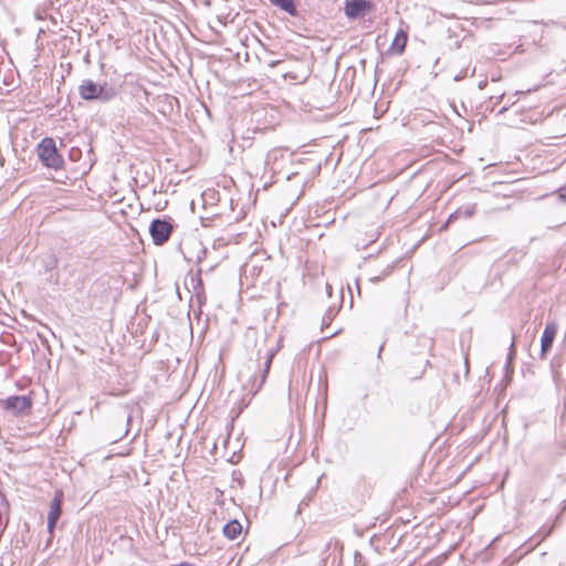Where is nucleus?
Listing matches in <instances>:
<instances>
[{
  "label": "nucleus",
  "mask_w": 566,
  "mask_h": 566,
  "mask_svg": "<svg viewBox=\"0 0 566 566\" xmlns=\"http://www.w3.org/2000/svg\"><path fill=\"white\" fill-rule=\"evenodd\" d=\"M332 286L329 284L326 285V292L331 293Z\"/></svg>",
  "instance_id": "4be33fe9"
},
{
  "label": "nucleus",
  "mask_w": 566,
  "mask_h": 566,
  "mask_svg": "<svg viewBox=\"0 0 566 566\" xmlns=\"http://www.w3.org/2000/svg\"><path fill=\"white\" fill-rule=\"evenodd\" d=\"M335 315H336V311L333 307H329L326 311L325 315L323 316V321H322L323 326H327L333 321Z\"/></svg>",
  "instance_id": "4468645a"
},
{
  "label": "nucleus",
  "mask_w": 566,
  "mask_h": 566,
  "mask_svg": "<svg viewBox=\"0 0 566 566\" xmlns=\"http://www.w3.org/2000/svg\"><path fill=\"white\" fill-rule=\"evenodd\" d=\"M277 63H279V61L273 62L271 65H272V66H275Z\"/></svg>",
  "instance_id": "a878e982"
},
{
  "label": "nucleus",
  "mask_w": 566,
  "mask_h": 566,
  "mask_svg": "<svg viewBox=\"0 0 566 566\" xmlns=\"http://www.w3.org/2000/svg\"><path fill=\"white\" fill-rule=\"evenodd\" d=\"M391 271H392V266L388 265L386 269H384L381 271V273L379 275L371 276L369 279V281L373 282V283H378L381 280H384L385 277H387L391 273Z\"/></svg>",
  "instance_id": "ddd939ff"
},
{
  "label": "nucleus",
  "mask_w": 566,
  "mask_h": 566,
  "mask_svg": "<svg viewBox=\"0 0 566 566\" xmlns=\"http://www.w3.org/2000/svg\"><path fill=\"white\" fill-rule=\"evenodd\" d=\"M126 420H127V424H129V423H130V421H132V416H130V415H129V416H127V419H126Z\"/></svg>",
  "instance_id": "5701e85b"
},
{
  "label": "nucleus",
  "mask_w": 566,
  "mask_h": 566,
  "mask_svg": "<svg viewBox=\"0 0 566 566\" xmlns=\"http://www.w3.org/2000/svg\"><path fill=\"white\" fill-rule=\"evenodd\" d=\"M509 109V106H504L502 107L500 111H499V114H503L504 112H506Z\"/></svg>",
  "instance_id": "6ab92c4d"
},
{
  "label": "nucleus",
  "mask_w": 566,
  "mask_h": 566,
  "mask_svg": "<svg viewBox=\"0 0 566 566\" xmlns=\"http://www.w3.org/2000/svg\"><path fill=\"white\" fill-rule=\"evenodd\" d=\"M557 333V325L555 323L546 324L541 337V357L544 358L551 350Z\"/></svg>",
  "instance_id": "0eeeda50"
},
{
  "label": "nucleus",
  "mask_w": 566,
  "mask_h": 566,
  "mask_svg": "<svg viewBox=\"0 0 566 566\" xmlns=\"http://www.w3.org/2000/svg\"><path fill=\"white\" fill-rule=\"evenodd\" d=\"M560 198L566 199V187L560 189Z\"/></svg>",
  "instance_id": "f3484780"
},
{
  "label": "nucleus",
  "mask_w": 566,
  "mask_h": 566,
  "mask_svg": "<svg viewBox=\"0 0 566 566\" xmlns=\"http://www.w3.org/2000/svg\"><path fill=\"white\" fill-rule=\"evenodd\" d=\"M64 493L62 490H55L54 496L50 503V510L48 513V532L51 537L54 534V530L56 524L62 515V504H63Z\"/></svg>",
  "instance_id": "39448f33"
},
{
  "label": "nucleus",
  "mask_w": 566,
  "mask_h": 566,
  "mask_svg": "<svg viewBox=\"0 0 566 566\" xmlns=\"http://www.w3.org/2000/svg\"><path fill=\"white\" fill-rule=\"evenodd\" d=\"M33 398L31 394L28 395H10L0 399V407L2 410L12 417L23 418L32 412Z\"/></svg>",
  "instance_id": "f03ea898"
},
{
  "label": "nucleus",
  "mask_w": 566,
  "mask_h": 566,
  "mask_svg": "<svg viewBox=\"0 0 566 566\" xmlns=\"http://www.w3.org/2000/svg\"><path fill=\"white\" fill-rule=\"evenodd\" d=\"M564 507H566V499H565V505H564Z\"/></svg>",
  "instance_id": "cd10ccee"
},
{
  "label": "nucleus",
  "mask_w": 566,
  "mask_h": 566,
  "mask_svg": "<svg viewBox=\"0 0 566 566\" xmlns=\"http://www.w3.org/2000/svg\"><path fill=\"white\" fill-rule=\"evenodd\" d=\"M275 356V350L273 349H268L265 352V355H264V358H265V361H264V367L261 371V375H260V382L258 385V388H256V391L261 389V387L263 386V384L265 382L266 378H268V375H269V371H270V368H271V365H272V361H273V358Z\"/></svg>",
  "instance_id": "9b49d317"
},
{
  "label": "nucleus",
  "mask_w": 566,
  "mask_h": 566,
  "mask_svg": "<svg viewBox=\"0 0 566 566\" xmlns=\"http://www.w3.org/2000/svg\"><path fill=\"white\" fill-rule=\"evenodd\" d=\"M382 348H384V345H381V346L379 347V350H378V357H380L381 352H382Z\"/></svg>",
  "instance_id": "aec40b11"
},
{
  "label": "nucleus",
  "mask_w": 566,
  "mask_h": 566,
  "mask_svg": "<svg viewBox=\"0 0 566 566\" xmlns=\"http://www.w3.org/2000/svg\"><path fill=\"white\" fill-rule=\"evenodd\" d=\"M407 42H408V34L406 31H403L402 29H400L395 38H394V41L390 45V50L392 53L395 54H402L405 49H406V45H407Z\"/></svg>",
  "instance_id": "6e6552de"
},
{
  "label": "nucleus",
  "mask_w": 566,
  "mask_h": 566,
  "mask_svg": "<svg viewBox=\"0 0 566 566\" xmlns=\"http://www.w3.org/2000/svg\"><path fill=\"white\" fill-rule=\"evenodd\" d=\"M484 85H485V82H480L479 87L483 88Z\"/></svg>",
  "instance_id": "b1692460"
},
{
  "label": "nucleus",
  "mask_w": 566,
  "mask_h": 566,
  "mask_svg": "<svg viewBox=\"0 0 566 566\" xmlns=\"http://www.w3.org/2000/svg\"><path fill=\"white\" fill-rule=\"evenodd\" d=\"M78 95L86 102L106 104L118 95V90L106 81L96 83L93 80L85 78L78 85Z\"/></svg>",
  "instance_id": "f257e3e1"
},
{
  "label": "nucleus",
  "mask_w": 566,
  "mask_h": 566,
  "mask_svg": "<svg viewBox=\"0 0 566 566\" xmlns=\"http://www.w3.org/2000/svg\"><path fill=\"white\" fill-rule=\"evenodd\" d=\"M36 154L46 168L60 170L64 167L63 156L59 153L55 140L52 137H44L36 146Z\"/></svg>",
  "instance_id": "7ed1b4c3"
},
{
  "label": "nucleus",
  "mask_w": 566,
  "mask_h": 566,
  "mask_svg": "<svg viewBox=\"0 0 566 566\" xmlns=\"http://www.w3.org/2000/svg\"><path fill=\"white\" fill-rule=\"evenodd\" d=\"M242 533V525L238 520H231L223 526V535L233 541Z\"/></svg>",
  "instance_id": "9d476101"
},
{
  "label": "nucleus",
  "mask_w": 566,
  "mask_h": 566,
  "mask_svg": "<svg viewBox=\"0 0 566 566\" xmlns=\"http://www.w3.org/2000/svg\"><path fill=\"white\" fill-rule=\"evenodd\" d=\"M530 92H532V90H527L526 91V93H530ZM521 94H525V92L524 91H516L515 92V95H521Z\"/></svg>",
  "instance_id": "a211bd4d"
},
{
  "label": "nucleus",
  "mask_w": 566,
  "mask_h": 566,
  "mask_svg": "<svg viewBox=\"0 0 566 566\" xmlns=\"http://www.w3.org/2000/svg\"><path fill=\"white\" fill-rule=\"evenodd\" d=\"M423 371H424V369H422V370L419 373V375H416V376H415V378H419V377H421V375H423Z\"/></svg>",
  "instance_id": "412c9836"
},
{
  "label": "nucleus",
  "mask_w": 566,
  "mask_h": 566,
  "mask_svg": "<svg viewBox=\"0 0 566 566\" xmlns=\"http://www.w3.org/2000/svg\"><path fill=\"white\" fill-rule=\"evenodd\" d=\"M475 212V205H467L463 207L458 208L454 212H452L444 227H447L449 223L453 222L454 220L459 218L470 219Z\"/></svg>",
  "instance_id": "1a4fd4ad"
},
{
  "label": "nucleus",
  "mask_w": 566,
  "mask_h": 566,
  "mask_svg": "<svg viewBox=\"0 0 566 566\" xmlns=\"http://www.w3.org/2000/svg\"><path fill=\"white\" fill-rule=\"evenodd\" d=\"M375 9V4L369 0H346L345 14L349 19H358L366 15Z\"/></svg>",
  "instance_id": "423d86ee"
},
{
  "label": "nucleus",
  "mask_w": 566,
  "mask_h": 566,
  "mask_svg": "<svg viewBox=\"0 0 566 566\" xmlns=\"http://www.w3.org/2000/svg\"><path fill=\"white\" fill-rule=\"evenodd\" d=\"M128 431H129V429H128V428H126V430H125V432H124V436H125V434H127V433H128Z\"/></svg>",
  "instance_id": "bb28decb"
},
{
  "label": "nucleus",
  "mask_w": 566,
  "mask_h": 566,
  "mask_svg": "<svg viewBox=\"0 0 566 566\" xmlns=\"http://www.w3.org/2000/svg\"><path fill=\"white\" fill-rule=\"evenodd\" d=\"M270 2L281 10L287 12L292 17L297 15V9L295 7L294 0H270Z\"/></svg>",
  "instance_id": "f8f14e48"
},
{
  "label": "nucleus",
  "mask_w": 566,
  "mask_h": 566,
  "mask_svg": "<svg viewBox=\"0 0 566 566\" xmlns=\"http://www.w3.org/2000/svg\"><path fill=\"white\" fill-rule=\"evenodd\" d=\"M504 97V94L500 95L497 98H496V103L502 99Z\"/></svg>",
  "instance_id": "393cba45"
},
{
  "label": "nucleus",
  "mask_w": 566,
  "mask_h": 566,
  "mask_svg": "<svg viewBox=\"0 0 566 566\" xmlns=\"http://www.w3.org/2000/svg\"><path fill=\"white\" fill-rule=\"evenodd\" d=\"M174 224L167 219H154L149 226V233L156 245H163L171 237Z\"/></svg>",
  "instance_id": "20e7f679"
},
{
  "label": "nucleus",
  "mask_w": 566,
  "mask_h": 566,
  "mask_svg": "<svg viewBox=\"0 0 566 566\" xmlns=\"http://www.w3.org/2000/svg\"><path fill=\"white\" fill-rule=\"evenodd\" d=\"M191 282H192V284H195L193 289H198V287L202 289V281L200 277H191Z\"/></svg>",
  "instance_id": "2eb2a0df"
},
{
  "label": "nucleus",
  "mask_w": 566,
  "mask_h": 566,
  "mask_svg": "<svg viewBox=\"0 0 566 566\" xmlns=\"http://www.w3.org/2000/svg\"><path fill=\"white\" fill-rule=\"evenodd\" d=\"M465 77V73H459L458 75L454 76V81H461Z\"/></svg>",
  "instance_id": "dca6fc26"
}]
</instances>
